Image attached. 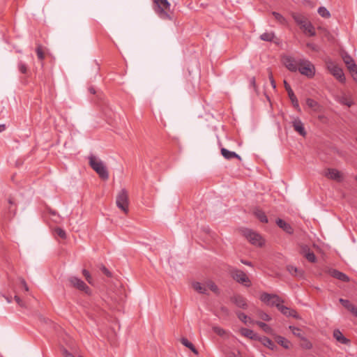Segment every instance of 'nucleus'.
Masks as SVG:
<instances>
[{"label":"nucleus","mask_w":357,"mask_h":357,"mask_svg":"<svg viewBox=\"0 0 357 357\" xmlns=\"http://www.w3.org/2000/svg\"><path fill=\"white\" fill-rule=\"evenodd\" d=\"M220 311L226 316H228L230 313L229 310L225 306H222L220 307Z\"/></svg>","instance_id":"09e8293b"},{"label":"nucleus","mask_w":357,"mask_h":357,"mask_svg":"<svg viewBox=\"0 0 357 357\" xmlns=\"http://www.w3.org/2000/svg\"><path fill=\"white\" fill-rule=\"evenodd\" d=\"M301 347L305 349H310L312 347V344L304 336L301 338Z\"/></svg>","instance_id":"72a5a7b5"},{"label":"nucleus","mask_w":357,"mask_h":357,"mask_svg":"<svg viewBox=\"0 0 357 357\" xmlns=\"http://www.w3.org/2000/svg\"><path fill=\"white\" fill-rule=\"evenodd\" d=\"M301 29L305 33V35L309 36H314L316 34L315 28L312 24H301Z\"/></svg>","instance_id":"6ab92c4d"},{"label":"nucleus","mask_w":357,"mask_h":357,"mask_svg":"<svg viewBox=\"0 0 357 357\" xmlns=\"http://www.w3.org/2000/svg\"><path fill=\"white\" fill-rule=\"evenodd\" d=\"M307 47L312 48V50H315V47L313 44H310V43H308L307 45Z\"/></svg>","instance_id":"69168bd1"},{"label":"nucleus","mask_w":357,"mask_h":357,"mask_svg":"<svg viewBox=\"0 0 357 357\" xmlns=\"http://www.w3.org/2000/svg\"><path fill=\"white\" fill-rule=\"evenodd\" d=\"M257 315L264 321H269L271 319V317L267 313L261 310L257 312Z\"/></svg>","instance_id":"a19ab883"},{"label":"nucleus","mask_w":357,"mask_h":357,"mask_svg":"<svg viewBox=\"0 0 357 357\" xmlns=\"http://www.w3.org/2000/svg\"><path fill=\"white\" fill-rule=\"evenodd\" d=\"M6 129V125L5 124H0V132L4 131Z\"/></svg>","instance_id":"680f3d73"},{"label":"nucleus","mask_w":357,"mask_h":357,"mask_svg":"<svg viewBox=\"0 0 357 357\" xmlns=\"http://www.w3.org/2000/svg\"><path fill=\"white\" fill-rule=\"evenodd\" d=\"M327 68L330 73L341 83L345 82L346 79L343 70L337 65L332 61H328L327 63Z\"/></svg>","instance_id":"6e6552de"},{"label":"nucleus","mask_w":357,"mask_h":357,"mask_svg":"<svg viewBox=\"0 0 357 357\" xmlns=\"http://www.w3.org/2000/svg\"><path fill=\"white\" fill-rule=\"evenodd\" d=\"M339 301L349 311L354 310V305L349 301L343 298H340Z\"/></svg>","instance_id":"f704fd0d"},{"label":"nucleus","mask_w":357,"mask_h":357,"mask_svg":"<svg viewBox=\"0 0 357 357\" xmlns=\"http://www.w3.org/2000/svg\"><path fill=\"white\" fill-rule=\"evenodd\" d=\"M318 119L324 123H326L327 121V118L324 115H319Z\"/></svg>","instance_id":"4d7b16f0"},{"label":"nucleus","mask_w":357,"mask_h":357,"mask_svg":"<svg viewBox=\"0 0 357 357\" xmlns=\"http://www.w3.org/2000/svg\"><path fill=\"white\" fill-rule=\"evenodd\" d=\"M289 328L295 336L298 337L300 338H301V337H303V335L301 333V330L299 328L292 326H290Z\"/></svg>","instance_id":"ea45409f"},{"label":"nucleus","mask_w":357,"mask_h":357,"mask_svg":"<svg viewBox=\"0 0 357 357\" xmlns=\"http://www.w3.org/2000/svg\"><path fill=\"white\" fill-rule=\"evenodd\" d=\"M68 281L73 287H75L80 291H84L86 294H91L90 288L85 284L84 281L79 278L72 276L68 278Z\"/></svg>","instance_id":"1a4fd4ad"},{"label":"nucleus","mask_w":357,"mask_h":357,"mask_svg":"<svg viewBox=\"0 0 357 357\" xmlns=\"http://www.w3.org/2000/svg\"><path fill=\"white\" fill-rule=\"evenodd\" d=\"M354 80L357 84V68L352 72H350Z\"/></svg>","instance_id":"603ef678"},{"label":"nucleus","mask_w":357,"mask_h":357,"mask_svg":"<svg viewBox=\"0 0 357 357\" xmlns=\"http://www.w3.org/2000/svg\"><path fill=\"white\" fill-rule=\"evenodd\" d=\"M330 274L332 277H333L337 280H340L342 282H349V278L346 274H344L336 269L331 270Z\"/></svg>","instance_id":"412c9836"},{"label":"nucleus","mask_w":357,"mask_h":357,"mask_svg":"<svg viewBox=\"0 0 357 357\" xmlns=\"http://www.w3.org/2000/svg\"><path fill=\"white\" fill-rule=\"evenodd\" d=\"M193 289L199 294H208L206 283L202 284L199 282L192 283Z\"/></svg>","instance_id":"393cba45"},{"label":"nucleus","mask_w":357,"mask_h":357,"mask_svg":"<svg viewBox=\"0 0 357 357\" xmlns=\"http://www.w3.org/2000/svg\"><path fill=\"white\" fill-rule=\"evenodd\" d=\"M54 233L62 239H66L67 237L66 231L60 227H56L54 229Z\"/></svg>","instance_id":"58836bf2"},{"label":"nucleus","mask_w":357,"mask_h":357,"mask_svg":"<svg viewBox=\"0 0 357 357\" xmlns=\"http://www.w3.org/2000/svg\"><path fill=\"white\" fill-rule=\"evenodd\" d=\"M242 234L253 245L261 246L264 243L261 236L251 229H244Z\"/></svg>","instance_id":"0eeeda50"},{"label":"nucleus","mask_w":357,"mask_h":357,"mask_svg":"<svg viewBox=\"0 0 357 357\" xmlns=\"http://www.w3.org/2000/svg\"><path fill=\"white\" fill-rule=\"evenodd\" d=\"M275 37L273 32L264 33L260 36V38L264 41H272Z\"/></svg>","instance_id":"c9c22d12"},{"label":"nucleus","mask_w":357,"mask_h":357,"mask_svg":"<svg viewBox=\"0 0 357 357\" xmlns=\"http://www.w3.org/2000/svg\"><path fill=\"white\" fill-rule=\"evenodd\" d=\"M276 224L278 225V226L280 228L282 229L287 234H293L294 229L292 228V227L289 223L284 221L283 220L280 219V218L276 220Z\"/></svg>","instance_id":"aec40b11"},{"label":"nucleus","mask_w":357,"mask_h":357,"mask_svg":"<svg viewBox=\"0 0 357 357\" xmlns=\"http://www.w3.org/2000/svg\"><path fill=\"white\" fill-rule=\"evenodd\" d=\"M306 104L310 108L312 109L315 112H320L321 110V106L319 102L312 98H307Z\"/></svg>","instance_id":"a878e982"},{"label":"nucleus","mask_w":357,"mask_h":357,"mask_svg":"<svg viewBox=\"0 0 357 357\" xmlns=\"http://www.w3.org/2000/svg\"><path fill=\"white\" fill-rule=\"evenodd\" d=\"M89 91L92 93V94H95L96 93V90L93 87H89Z\"/></svg>","instance_id":"e2e57ef3"},{"label":"nucleus","mask_w":357,"mask_h":357,"mask_svg":"<svg viewBox=\"0 0 357 357\" xmlns=\"http://www.w3.org/2000/svg\"><path fill=\"white\" fill-rule=\"evenodd\" d=\"M292 124H293V127H294V129L295 131L298 132L303 137L306 136L307 132L303 126V123L301 122V121L298 118L294 119L292 122Z\"/></svg>","instance_id":"f3484780"},{"label":"nucleus","mask_w":357,"mask_h":357,"mask_svg":"<svg viewBox=\"0 0 357 357\" xmlns=\"http://www.w3.org/2000/svg\"><path fill=\"white\" fill-rule=\"evenodd\" d=\"M354 316H356L357 317V307H354V310H351L350 311Z\"/></svg>","instance_id":"bf43d9fd"},{"label":"nucleus","mask_w":357,"mask_h":357,"mask_svg":"<svg viewBox=\"0 0 357 357\" xmlns=\"http://www.w3.org/2000/svg\"><path fill=\"white\" fill-rule=\"evenodd\" d=\"M260 300L268 306H275L277 308L280 303H283L284 301L277 294H268L264 292L260 296Z\"/></svg>","instance_id":"39448f33"},{"label":"nucleus","mask_w":357,"mask_h":357,"mask_svg":"<svg viewBox=\"0 0 357 357\" xmlns=\"http://www.w3.org/2000/svg\"><path fill=\"white\" fill-rule=\"evenodd\" d=\"M239 331L241 335L248 337L250 340H258L259 337V336L257 333H255L252 330L249 328H241Z\"/></svg>","instance_id":"a211bd4d"},{"label":"nucleus","mask_w":357,"mask_h":357,"mask_svg":"<svg viewBox=\"0 0 357 357\" xmlns=\"http://www.w3.org/2000/svg\"><path fill=\"white\" fill-rule=\"evenodd\" d=\"M154 10L163 20H175L174 15L170 13V3L167 0H153Z\"/></svg>","instance_id":"f257e3e1"},{"label":"nucleus","mask_w":357,"mask_h":357,"mask_svg":"<svg viewBox=\"0 0 357 357\" xmlns=\"http://www.w3.org/2000/svg\"><path fill=\"white\" fill-rule=\"evenodd\" d=\"M90 167L98 174L99 177L106 181L109 178V173L102 161L91 155L89 157Z\"/></svg>","instance_id":"f03ea898"},{"label":"nucleus","mask_w":357,"mask_h":357,"mask_svg":"<svg viewBox=\"0 0 357 357\" xmlns=\"http://www.w3.org/2000/svg\"><path fill=\"white\" fill-rule=\"evenodd\" d=\"M287 270L294 276L302 277L303 275V271L301 269H298L292 265L287 266Z\"/></svg>","instance_id":"cd10ccee"},{"label":"nucleus","mask_w":357,"mask_h":357,"mask_svg":"<svg viewBox=\"0 0 357 357\" xmlns=\"http://www.w3.org/2000/svg\"><path fill=\"white\" fill-rule=\"evenodd\" d=\"M255 324L259 326L265 333L270 334L273 336L275 335L274 331L271 326L264 322L257 321Z\"/></svg>","instance_id":"bb28decb"},{"label":"nucleus","mask_w":357,"mask_h":357,"mask_svg":"<svg viewBox=\"0 0 357 357\" xmlns=\"http://www.w3.org/2000/svg\"><path fill=\"white\" fill-rule=\"evenodd\" d=\"M230 301L233 303L236 307L245 310L248 308V301L247 299L240 294H234L230 298Z\"/></svg>","instance_id":"f8f14e48"},{"label":"nucleus","mask_w":357,"mask_h":357,"mask_svg":"<svg viewBox=\"0 0 357 357\" xmlns=\"http://www.w3.org/2000/svg\"><path fill=\"white\" fill-rule=\"evenodd\" d=\"M299 73L309 78L314 77L315 74V68L314 65L308 60L300 59L298 68Z\"/></svg>","instance_id":"20e7f679"},{"label":"nucleus","mask_w":357,"mask_h":357,"mask_svg":"<svg viewBox=\"0 0 357 357\" xmlns=\"http://www.w3.org/2000/svg\"><path fill=\"white\" fill-rule=\"evenodd\" d=\"M267 71H268V79H269V80L273 79L274 78H273L271 70L270 68H268Z\"/></svg>","instance_id":"13d9d810"},{"label":"nucleus","mask_w":357,"mask_h":357,"mask_svg":"<svg viewBox=\"0 0 357 357\" xmlns=\"http://www.w3.org/2000/svg\"><path fill=\"white\" fill-rule=\"evenodd\" d=\"M206 288L208 287L215 294L218 295L220 294V290L218 286L212 280H208L207 282H206Z\"/></svg>","instance_id":"473e14b6"},{"label":"nucleus","mask_w":357,"mask_h":357,"mask_svg":"<svg viewBox=\"0 0 357 357\" xmlns=\"http://www.w3.org/2000/svg\"><path fill=\"white\" fill-rule=\"evenodd\" d=\"M278 310L284 315L287 317H292L294 318H296L297 319H301L300 316L297 313V312L295 310L290 309L288 307H286L282 303L280 304L279 307H278Z\"/></svg>","instance_id":"4468645a"},{"label":"nucleus","mask_w":357,"mask_h":357,"mask_svg":"<svg viewBox=\"0 0 357 357\" xmlns=\"http://www.w3.org/2000/svg\"><path fill=\"white\" fill-rule=\"evenodd\" d=\"M36 51L38 59L43 61L45 59V52L43 46L41 45H38Z\"/></svg>","instance_id":"e433bc0d"},{"label":"nucleus","mask_w":357,"mask_h":357,"mask_svg":"<svg viewBox=\"0 0 357 357\" xmlns=\"http://www.w3.org/2000/svg\"><path fill=\"white\" fill-rule=\"evenodd\" d=\"M318 13L324 18H329L331 14L325 7H320L318 9Z\"/></svg>","instance_id":"4c0bfd02"},{"label":"nucleus","mask_w":357,"mask_h":357,"mask_svg":"<svg viewBox=\"0 0 357 357\" xmlns=\"http://www.w3.org/2000/svg\"><path fill=\"white\" fill-rule=\"evenodd\" d=\"M300 59L296 60L290 56H284L282 63L285 67L291 72H296L299 66Z\"/></svg>","instance_id":"9b49d317"},{"label":"nucleus","mask_w":357,"mask_h":357,"mask_svg":"<svg viewBox=\"0 0 357 357\" xmlns=\"http://www.w3.org/2000/svg\"><path fill=\"white\" fill-rule=\"evenodd\" d=\"M250 84L254 87L255 90L257 89L255 77H252L250 79Z\"/></svg>","instance_id":"864d4df0"},{"label":"nucleus","mask_w":357,"mask_h":357,"mask_svg":"<svg viewBox=\"0 0 357 357\" xmlns=\"http://www.w3.org/2000/svg\"><path fill=\"white\" fill-rule=\"evenodd\" d=\"M8 202H9L10 204H13V199L11 198H10L8 199Z\"/></svg>","instance_id":"338daca9"},{"label":"nucleus","mask_w":357,"mask_h":357,"mask_svg":"<svg viewBox=\"0 0 357 357\" xmlns=\"http://www.w3.org/2000/svg\"><path fill=\"white\" fill-rule=\"evenodd\" d=\"M273 15L275 16L276 20L281 22L283 20V17L278 13L273 12Z\"/></svg>","instance_id":"3c124183"},{"label":"nucleus","mask_w":357,"mask_h":357,"mask_svg":"<svg viewBox=\"0 0 357 357\" xmlns=\"http://www.w3.org/2000/svg\"><path fill=\"white\" fill-rule=\"evenodd\" d=\"M258 341L260 342L264 346L268 347L271 350H275L276 349V346L273 343V342L267 337H259Z\"/></svg>","instance_id":"5701e85b"},{"label":"nucleus","mask_w":357,"mask_h":357,"mask_svg":"<svg viewBox=\"0 0 357 357\" xmlns=\"http://www.w3.org/2000/svg\"><path fill=\"white\" fill-rule=\"evenodd\" d=\"M19 70L22 73H26L27 72V68L26 66L24 63H20L19 64Z\"/></svg>","instance_id":"49530a36"},{"label":"nucleus","mask_w":357,"mask_h":357,"mask_svg":"<svg viewBox=\"0 0 357 357\" xmlns=\"http://www.w3.org/2000/svg\"><path fill=\"white\" fill-rule=\"evenodd\" d=\"M213 331L217 335H218L220 336H223V335H226L227 333V331L225 329H223V328H220L219 326H213Z\"/></svg>","instance_id":"79ce46f5"},{"label":"nucleus","mask_w":357,"mask_h":357,"mask_svg":"<svg viewBox=\"0 0 357 357\" xmlns=\"http://www.w3.org/2000/svg\"><path fill=\"white\" fill-rule=\"evenodd\" d=\"M15 301L21 307H24V303L22 301V299L18 296H15Z\"/></svg>","instance_id":"8fccbe9b"},{"label":"nucleus","mask_w":357,"mask_h":357,"mask_svg":"<svg viewBox=\"0 0 357 357\" xmlns=\"http://www.w3.org/2000/svg\"><path fill=\"white\" fill-rule=\"evenodd\" d=\"M231 357H236V355L234 354H233Z\"/></svg>","instance_id":"774afa93"},{"label":"nucleus","mask_w":357,"mask_h":357,"mask_svg":"<svg viewBox=\"0 0 357 357\" xmlns=\"http://www.w3.org/2000/svg\"><path fill=\"white\" fill-rule=\"evenodd\" d=\"M117 207L125 214L129 212V197L128 191L126 189H121L118 193L116 199Z\"/></svg>","instance_id":"7ed1b4c3"},{"label":"nucleus","mask_w":357,"mask_h":357,"mask_svg":"<svg viewBox=\"0 0 357 357\" xmlns=\"http://www.w3.org/2000/svg\"><path fill=\"white\" fill-rule=\"evenodd\" d=\"M221 154L225 159H227V160L231 159L233 158H238V160H241V158L238 154H236L235 152L230 151L225 148L221 149Z\"/></svg>","instance_id":"b1692460"},{"label":"nucleus","mask_w":357,"mask_h":357,"mask_svg":"<svg viewBox=\"0 0 357 357\" xmlns=\"http://www.w3.org/2000/svg\"><path fill=\"white\" fill-rule=\"evenodd\" d=\"M21 283H22V285L23 286V287L24 288L25 291H29V287L24 279L21 280Z\"/></svg>","instance_id":"5fc2aeb1"},{"label":"nucleus","mask_w":357,"mask_h":357,"mask_svg":"<svg viewBox=\"0 0 357 357\" xmlns=\"http://www.w3.org/2000/svg\"><path fill=\"white\" fill-rule=\"evenodd\" d=\"M307 252H310V248H308V246H307V245H302L301 247V253L302 255H303L304 257L305 256V253Z\"/></svg>","instance_id":"de8ad7c7"},{"label":"nucleus","mask_w":357,"mask_h":357,"mask_svg":"<svg viewBox=\"0 0 357 357\" xmlns=\"http://www.w3.org/2000/svg\"><path fill=\"white\" fill-rule=\"evenodd\" d=\"M181 342L186 347H188V349H190L194 354H198V351L197 350V349L195 348V347L193 345V344L192 342H190L187 338L185 337H183L181 338Z\"/></svg>","instance_id":"7c9ffc66"},{"label":"nucleus","mask_w":357,"mask_h":357,"mask_svg":"<svg viewBox=\"0 0 357 357\" xmlns=\"http://www.w3.org/2000/svg\"><path fill=\"white\" fill-rule=\"evenodd\" d=\"M337 100L340 103L347 105V107H351L354 104L351 98L347 95H343L338 97Z\"/></svg>","instance_id":"c756f323"},{"label":"nucleus","mask_w":357,"mask_h":357,"mask_svg":"<svg viewBox=\"0 0 357 357\" xmlns=\"http://www.w3.org/2000/svg\"><path fill=\"white\" fill-rule=\"evenodd\" d=\"M274 337L277 343L282 346L283 348L288 349L291 347V342L285 337L280 335H276L275 334Z\"/></svg>","instance_id":"4be33fe9"},{"label":"nucleus","mask_w":357,"mask_h":357,"mask_svg":"<svg viewBox=\"0 0 357 357\" xmlns=\"http://www.w3.org/2000/svg\"><path fill=\"white\" fill-rule=\"evenodd\" d=\"M241 262L245 265L251 266V263L249 261L241 260Z\"/></svg>","instance_id":"0e129e2a"},{"label":"nucleus","mask_w":357,"mask_h":357,"mask_svg":"<svg viewBox=\"0 0 357 357\" xmlns=\"http://www.w3.org/2000/svg\"><path fill=\"white\" fill-rule=\"evenodd\" d=\"M254 214L263 223H267L268 222V218L265 214V213L261 210L260 208H255L254 210Z\"/></svg>","instance_id":"c85d7f7f"},{"label":"nucleus","mask_w":357,"mask_h":357,"mask_svg":"<svg viewBox=\"0 0 357 357\" xmlns=\"http://www.w3.org/2000/svg\"><path fill=\"white\" fill-rule=\"evenodd\" d=\"M323 175L328 179L341 182L344 179L342 172L335 168H328L324 170Z\"/></svg>","instance_id":"9d476101"},{"label":"nucleus","mask_w":357,"mask_h":357,"mask_svg":"<svg viewBox=\"0 0 357 357\" xmlns=\"http://www.w3.org/2000/svg\"><path fill=\"white\" fill-rule=\"evenodd\" d=\"M100 268L106 276L112 277V273L104 265H101Z\"/></svg>","instance_id":"a18cd8bd"},{"label":"nucleus","mask_w":357,"mask_h":357,"mask_svg":"<svg viewBox=\"0 0 357 357\" xmlns=\"http://www.w3.org/2000/svg\"><path fill=\"white\" fill-rule=\"evenodd\" d=\"M63 354L65 357H73V355L71 353H70L69 351H68L66 349L63 350Z\"/></svg>","instance_id":"6e6d98bb"},{"label":"nucleus","mask_w":357,"mask_h":357,"mask_svg":"<svg viewBox=\"0 0 357 357\" xmlns=\"http://www.w3.org/2000/svg\"><path fill=\"white\" fill-rule=\"evenodd\" d=\"M236 314L238 317V318L245 324L248 322L254 323V321L243 312L237 311L236 312Z\"/></svg>","instance_id":"2f4dec72"},{"label":"nucleus","mask_w":357,"mask_h":357,"mask_svg":"<svg viewBox=\"0 0 357 357\" xmlns=\"http://www.w3.org/2000/svg\"><path fill=\"white\" fill-rule=\"evenodd\" d=\"M284 86L287 91L289 98L295 109H296L298 111H300V106L298 104V100L294 94L293 90L291 89L290 85L288 84V82L286 80H284Z\"/></svg>","instance_id":"ddd939ff"},{"label":"nucleus","mask_w":357,"mask_h":357,"mask_svg":"<svg viewBox=\"0 0 357 357\" xmlns=\"http://www.w3.org/2000/svg\"><path fill=\"white\" fill-rule=\"evenodd\" d=\"M342 59H343V61L344 62L347 68L349 70V73L354 71V70H356L357 68V65L355 63L354 60L348 54L346 53V54H343Z\"/></svg>","instance_id":"dca6fc26"},{"label":"nucleus","mask_w":357,"mask_h":357,"mask_svg":"<svg viewBox=\"0 0 357 357\" xmlns=\"http://www.w3.org/2000/svg\"><path fill=\"white\" fill-rule=\"evenodd\" d=\"M333 336L340 344L349 345L351 343L350 340L347 338L339 329L333 331Z\"/></svg>","instance_id":"2eb2a0df"},{"label":"nucleus","mask_w":357,"mask_h":357,"mask_svg":"<svg viewBox=\"0 0 357 357\" xmlns=\"http://www.w3.org/2000/svg\"><path fill=\"white\" fill-rule=\"evenodd\" d=\"M232 278L237 282L244 284L246 287L251 285L250 280L246 273L241 270L233 268L230 271Z\"/></svg>","instance_id":"423d86ee"},{"label":"nucleus","mask_w":357,"mask_h":357,"mask_svg":"<svg viewBox=\"0 0 357 357\" xmlns=\"http://www.w3.org/2000/svg\"><path fill=\"white\" fill-rule=\"evenodd\" d=\"M272 87L275 89L276 88V84L275 79L270 80Z\"/></svg>","instance_id":"052dcab7"},{"label":"nucleus","mask_w":357,"mask_h":357,"mask_svg":"<svg viewBox=\"0 0 357 357\" xmlns=\"http://www.w3.org/2000/svg\"><path fill=\"white\" fill-rule=\"evenodd\" d=\"M305 257L310 262H315L316 261V256L314 254L313 252H307L305 253Z\"/></svg>","instance_id":"37998d69"},{"label":"nucleus","mask_w":357,"mask_h":357,"mask_svg":"<svg viewBox=\"0 0 357 357\" xmlns=\"http://www.w3.org/2000/svg\"><path fill=\"white\" fill-rule=\"evenodd\" d=\"M82 274L85 277L86 281L89 284H93V279H92V277H91L90 273L87 270L83 269L82 270Z\"/></svg>","instance_id":"c03bdc74"}]
</instances>
